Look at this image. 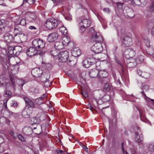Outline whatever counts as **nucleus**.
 Segmentation results:
<instances>
[{
	"instance_id": "obj_17",
	"label": "nucleus",
	"mask_w": 154,
	"mask_h": 154,
	"mask_svg": "<svg viewBox=\"0 0 154 154\" xmlns=\"http://www.w3.org/2000/svg\"><path fill=\"white\" fill-rule=\"evenodd\" d=\"M91 21L88 19L82 20L79 23V26H82L86 27L90 26L91 24Z\"/></svg>"
},
{
	"instance_id": "obj_61",
	"label": "nucleus",
	"mask_w": 154,
	"mask_h": 154,
	"mask_svg": "<svg viewBox=\"0 0 154 154\" xmlns=\"http://www.w3.org/2000/svg\"><path fill=\"white\" fill-rule=\"evenodd\" d=\"M4 151V149L2 146H0V153H2Z\"/></svg>"
},
{
	"instance_id": "obj_39",
	"label": "nucleus",
	"mask_w": 154,
	"mask_h": 154,
	"mask_svg": "<svg viewBox=\"0 0 154 154\" xmlns=\"http://www.w3.org/2000/svg\"><path fill=\"white\" fill-rule=\"evenodd\" d=\"M14 46L9 47L8 48V51L9 54H14Z\"/></svg>"
},
{
	"instance_id": "obj_29",
	"label": "nucleus",
	"mask_w": 154,
	"mask_h": 154,
	"mask_svg": "<svg viewBox=\"0 0 154 154\" xmlns=\"http://www.w3.org/2000/svg\"><path fill=\"white\" fill-rule=\"evenodd\" d=\"M42 66L47 70H50L52 68V65L50 63H45V62H42Z\"/></svg>"
},
{
	"instance_id": "obj_54",
	"label": "nucleus",
	"mask_w": 154,
	"mask_h": 154,
	"mask_svg": "<svg viewBox=\"0 0 154 154\" xmlns=\"http://www.w3.org/2000/svg\"><path fill=\"white\" fill-rule=\"evenodd\" d=\"M0 5L3 6H5L6 4L4 0H0Z\"/></svg>"
},
{
	"instance_id": "obj_30",
	"label": "nucleus",
	"mask_w": 154,
	"mask_h": 154,
	"mask_svg": "<svg viewBox=\"0 0 154 154\" xmlns=\"http://www.w3.org/2000/svg\"><path fill=\"white\" fill-rule=\"evenodd\" d=\"M144 59V56L142 55L138 56L135 59L137 64H139L143 62Z\"/></svg>"
},
{
	"instance_id": "obj_43",
	"label": "nucleus",
	"mask_w": 154,
	"mask_h": 154,
	"mask_svg": "<svg viewBox=\"0 0 154 154\" xmlns=\"http://www.w3.org/2000/svg\"><path fill=\"white\" fill-rule=\"evenodd\" d=\"M149 54L153 57H154V49L152 48H149V51H148Z\"/></svg>"
},
{
	"instance_id": "obj_32",
	"label": "nucleus",
	"mask_w": 154,
	"mask_h": 154,
	"mask_svg": "<svg viewBox=\"0 0 154 154\" xmlns=\"http://www.w3.org/2000/svg\"><path fill=\"white\" fill-rule=\"evenodd\" d=\"M22 50V48L20 46H18L15 47L14 50V54L17 55L19 54Z\"/></svg>"
},
{
	"instance_id": "obj_28",
	"label": "nucleus",
	"mask_w": 154,
	"mask_h": 154,
	"mask_svg": "<svg viewBox=\"0 0 154 154\" xmlns=\"http://www.w3.org/2000/svg\"><path fill=\"white\" fill-rule=\"evenodd\" d=\"M30 120V123L32 125L38 123L40 122V119L36 117L31 118Z\"/></svg>"
},
{
	"instance_id": "obj_46",
	"label": "nucleus",
	"mask_w": 154,
	"mask_h": 154,
	"mask_svg": "<svg viewBox=\"0 0 154 154\" xmlns=\"http://www.w3.org/2000/svg\"><path fill=\"white\" fill-rule=\"evenodd\" d=\"M9 132L10 134L14 138H16L17 137V136L14 134V131L13 130H9Z\"/></svg>"
},
{
	"instance_id": "obj_63",
	"label": "nucleus",
	"mask_w": 154,
	"mask_h": 154,
	"mask_svg": "<svg viewBox=\"0 0 154 154\" xmlns=\"http://www.w3.org/2000/svg\"><path fill=\"white\" fill-rule=\"evenodd\" d=\"M29 28L31 29H35L36 28L34 26H31L29 27Z\"/></svg>"
},
{
	"instance_id": "obj_60",
	"label": "nucleus",
	"mask_w": 154,
	"mask_h": 154,
	"mask_svg": "<svg viewBox=\"0 0 154 154\" xmlns=\"http://www.w3.org/2000/svg\"><path fill=\"white\" fill-rule=\"evenodd\" d=\"M143 95H144V96L145 97V98H146V99L148 101H152V100H151V99H150L148 97H146V95L144 93V94H143Z\"/></svg>"
},
{
	"instance_id": "obj_47",
	"label": "nucleus",
	"mask_w": 154,
	"mask_h": 154,
	"mask_svg": "<svg viewBox=\"0 0 154 154\" xmlns=\"http://www.w3.org/2000/svg\"><path fill=\"white\" fill-rule=\"evenodd\" d=\"M18 137L19 139L21 141H25L26 140V138L24 137L21 135L19 134L18 136Z\"/></svg>"
},
{
	"instance_id": "obj_27",
	"label": "nucleus",
	"mask_w": 154,
	"mask_h": 154,
	"mask_svg": "<svg viewBox=\"0 0 154 154\" xmlns=\"http://www.w3.org/2000/svg\"><path fill=\"white\" fill-rule=\"evenodd\" d=\"M14 29L16 35L17 34H21L23 33L22 29L18 25H16L15 26Z\"/></svg>"
},
{
	"instance_id": "obj_6",
	"label": "nucleus",
	"mask_w": 154,
	"mask_h": 154,
	"mask_svg": "<svg viewBox=\"0 0 154 154\" xmlns=\"http://www.w3.org/2000/svg\"><path fill=\"white\" fill-rule=\"evenodd\" d=\"M103 50L101 43L97 42L91 47V50L96 54L100 53Z\"/></svg>"
},
{
	"instance_id": "obj_2",
	"label": "nucleus",
	"mask_w": 154,
	"mask_h": 154,
	"mask_svg": "<svg viewBox=\"0 0 154 154\" xmlns=\"http://www.w3.org/2000/svg\"><path fill=\"white\" fill-rule=\"evenodd\" d=\"M61 23V21H60L56 19H50L46 20L45 24V26L46 28L51 29L56 28Z\"/></svg>"
},
{
	"instance_id": "obj_44",
	"label": "nucleus",
	"mask_w": 154,
	"mask_h": 154,
	"mask_svg": "<svg viewBox=\"0 0 154 154\" xmlns=\"http://www.w3.org/2000/svg\"><path fill=\"white\" fill-rule=\"evenodd\" d=\"M104 89L106 91H109L110 90V86L108 83H106L104 86Z\"/></svg>"
},
{
	"instance_id": "obj_58",
	"label": "nucleus",
	"mask_w": 154,
	"mask_h": 154,
	"mask_svg": "<svg viewBox=\"0 0 154 154\" xmlns=\"http://www.w3.org/2000/svg\"><path fill=\"white\" fill-rule=\"evenodd\" d=\"M103 11L105 12L109 13L110 12V10L108 8H105L103 9Z\"/></svg>"
},
{
	"instance_id": "obj_55",
	"label": "nucleus",
	"mask_w": 154,
	"mask_h": 154,
	"mask_svg": "<svg viewBox=\"0 0 154 154\" xmlns=\"http://www.w3.org/2000/svg\"><path fill=\"white\" fill-rule=\"evenodd\" d=\"M88 106H89V107H90V109L92 112L93 113H94L93 111L94 110V108L91 106V104L89 103L88 104Z\"/></svg>"
},
{
	"instance_id": "obj_19",
	"label": "nucleus",
	"mask_w": 154,
	"mask_h": 154,
	"mask_svg": "<svg viewBox=\"0 0 154 154\" xmlns=\"http://www.w3.org/2000/svg\"><path fill=\"white\" fill-rule=\"evenodd\" d=\"M5 41L8 42H10L13 40V37L11 34L8 33H5L3 36Z\"/></svg>"
},
{
	"instance_id": "obj_45",
	"label": "nucleus",
	"mask_w": 154,
	"mask_h": 154,
	"mask_svg": "<svg viewBox=\"0 0 154 154\" xmlns=\"http://www.w3.org/2000/svg\"><path fill=\"white\" fill-rule=\"evenodd\" d=\"M148 148L152 151H154V144H150L149 145Z\"/></svg>"
},
{
	"instance_id": "obj_1",
	"label": "nucleus",
	"mask_w": 154,
	"mask_h": 154,
	"mask_svg": "<svg viewBox=\"0 0 154 154\" xmlns=\"http://www.w3.org/2000/svg\"><path fill=\"white\" fill-rule=\"evenodd\" d=\"M120 37L122 39V45L124 47L129 46L132 44L131 38L128 36H124L125 35V30L124 29H122L121 31L118 30Z\"/></svg>"
},
{
	"instance_id": "obj_64",
	"label": "nucleus",
	"mask_w": 154,
	"mask_h": 154,
	"mask_svg": "<svg viewBox=\"0 0 154 154\" xmlns=\"http://www.w3.org/2000/svg\"><path fill=\"white\" fill-rule=\"evenodd\" d=\"M151 32L152 35L154 36V26L151 30Z\"/></svg>"
},
{
	"instance_id": "obj_15",
	"label": "nucleus",
	"mask_w": 154,
	"mask_h": 154,
	"mask_svg": "<svg viewBox=\"0 0 154 154\" xmlns=\"http://www.w3.org/2000/svg\"><path fill=\"white\" fill-rule=\"evenodd\" d=\"M72 55L75 57H78L81 54V51L80 49L78 47H75L73 49L72 51Z\"/></svg>"
},
{
	"instance_id": "obj_4",
	"label": "nucleus",
	"mask_w": 154,
	"mask_h": 154,
	"mask_svg": "<svg viewBox=\"0 0 154 154\" xmlns=\"http://www.w3.org/2000/svg\"><path fill=\"white\" fill-rule=\"evenodd\" d=\"M32 46L37 50L43 48L45 45V42L42 40L35 39L32 42Z\"/></svg>"
},
{
	"instance_id": "obj_13",
	"label": "nucleus",
	"mask_w": 154,
	"mask_h": 154,
	"mask_svg": "<svg viewBox=\"0 0 154 154\" xmlns=\"http://www.w3.org/2000/svg\"><path fill=\"white\" fill-rule=\"evenodd\" d=\"M18 70L15 68H14L12 70L11 72H9L10 77V80L13 84V85H14V80L15 79V78L16 76H15V74L17 73Z\"/></svg>"
},
{
	"instance_id": "obj_16",
	"label": "nucleus",
	"mask_w": 154,
	"mask_h": 154,
	"mask_svg": "<svg viewBox=\"0 0 154 154\" xmlns=\"http://www.w3.org/2000/svg\"><path fill=\"white\" fill-rule=\"evenodd\" d=\"M32 130L31 128L29 127L25 126L23 129V132L26 135H30L32 133Z\"/></svg>"
},
{
	"instance_id": "obj_22",
	"label": "nucleus",
	"mask_w": 154,
	"mask_h": 154,
	"mask_svg": "<svg viewBox=\"0 0 154 154\" xmlns=\"http://www.w3.org/2000/svg\"><path fill=\"white\" fill-rule=\"evenodd\" d=\"M89 74L91 78L98 77V71L95 69L91 70L89 72Z\"/></svg>"
},
{
	"instance_id": "obj_57",
	"label": "nucleus",
	"mask_w": 154,
	"mask_h": 154,
	"mask_svg": "<svg viewBox=\"0 0 154 154\" xmlns=\"http://www.w3.org/2000/svg\"><path fill=\"white\" fill-rule=\"evenodd\" d=\"M137 72L138 74L141 76H142V71L140 69H138L137 70Z\"/></svg>"
},
{
	"instance_id": "obj_36",
	"label": "nucleus",
	"mask_w": 154,
	"mask_h": 154,
	"mask_svg": "<svg viewBox=\"0 0 154 154\" xmlns=\"http://www.w3.org/2000/svg\"><path fill=\"white\" fill-rule=\"evenodd\" d=\"M110 99V96L108 95H105L102 98V100L104 103L109 101Z\"/></svg>"
},
{
	"instance_id": "obj_23",
	"label": "nucleus",
	"mask_w": 154,
	"mask_h": 154,
	"mask_svg": "<svg viewBox=\"0 0 154 154\" xmlns=\"http://www.w3.org/2000/svg\"><path fill=\"white\" fill-rule=\"evenodd\" d=\"M55 47L56 49L57 50H60L63 49L64 46L62 42H57L54 44Z\"/></svg>"
},
{
	"instance_id": "obj_7",
	"label": "nucleus",
	"mask_w": 154,
	"mask_h": 154,
	"mask_svg": "<svg viewBox=\"0 0 154 154\" xmlns=\"http://www.w3.org/2000/svg\"><path fill=\"white\" fill-rule=\"evenodd\" d=\"M126 62L127 67L129 68H134L137 64L135 59L132 58H128Z\"/></svg>"
},
{
	"instance_id": "obj_56",
	"label": "nucleus",
	"mask_w": 154,
	"mask_h": 154,
	"mask_svg": "<svg viewBox=\"0 0 154 154\" xmlns=\"http://www.w3.org/2000/svg\"><path fill=\"white\" fill-rule=\"evenodd\" d=\"M42 99L41 98V97H40V98H38L37 99L35 100V102L36 103L38 104H40L41 103H42V102H41L40 103H38V102L39 101H40L41 100H42Z\"/></svg>"
},
{
	"instance_id": "obj_59",
	"label": "nucleus",
	"mask_w": 154,
	"mask_h": 154,
	"mask_svg": "<svg viewBox=\"0 0 154 154\" xmlns=\"http://www.w3.org/2000/svg\"><path fill=\"white\" fill-rule=\"evenodd\" d=\"M82 148H83V149L85 150L86 151V152L88 151V149L87 147H86L85 146L83 145H82Z\"/></svg>"
},
{
	"instance_id": "obj_48",
	"label": "nucleus",
	"mask_w": 154,
	"mask_h": 154,
	"mask_svg": "<svg viewBox=\"0 0 154 154\" xmlns=\"http://www.w3.org/2000/svg\"><path fill=\"white\" fill-rule=\"evenodd\" d=\"M19 24H20L22 26H25L26 25V21L25 20V19H22L20 21Z\"/></svg>"
},
{
	"instance_id": "obj_10",
	"label": "nucleus",
	"mask_w": 154,
	"mask_h": 154,
	"mask_svg": "<svg viewBox=\"0 0 154 154\" xmlns=\"http://www.w3.org/2000/svg\"><path fill=\"white\" fill-rule=\"evenodd\" d=\"M42 73V70L39 68H35L33 69L31 71L32 75L37 78L40 77Z\"/></svg>"
},
{
	"instance_id": "obj_49",
	"label": "nucleus",
	"mask_w": 154,
	"mask_h": 154,
	"mask_svg": "<svg viewBox=\"0 0 154 154\" xmlns=\"http://www.w3.org/2000/svg\"><path fill=\"white\" fill-rule=\"evenodd\" d=\"M80 26V27L79 30V32L81 33L84 32L85 30V28L86 27L82 26Z\"/></svg>"
},
{
	"instance_id": "obj_26",
	"label": "nucleus",
	"mask_w": 154,
	"mask_h": 154,
	"mask_svg": "<svg viewBox=\"0 0 154 154\" xmlns=\"http://www.w3.org/2000/svg\"><path fill=\"white\" fill-rule=\"evenodd\" d=\"M143 136L142 134H140L138 135L137 133H135V135L134 138L135 141L138 142H140L143 140Z\"/></svg>"
},
{
	"instance_id": "obj_8",
	"label": "nucleus",
	"mask_w": 154,
	"mask_h": 154,
	"mask_svg": "<svg viewBox=\"0 0 154 154\" xmlns=\"http://www.w3.org/2000/svg\"><path fill=\"white\" fill-rule=\"evenodd\" d=\"M125 54L126 57H130L129 58H131L135 56L136 54V52L134 49L128 48L125 50Z\"/></svg>"
},
{
	"instance_id": "obj_5",
	"label": "nucleus",
	"mask_w": 154,
	"mask_h": 154,
	"mask_svg": "<svg viewBox=\"0 0 154 154\" xmlns=\"http://www.w3.org/2000/svg\"><path fill=\"white\" fill-rule=\"evenodd\" d=\"M68 57V53L67 51H63L59 53L58 57L60 62L64 63L67 61Z\"/></svg>"
},
{
	"instance_id": "obj_42",
	"label": "nucleus",
	"mask_w": 154,
	"mask_h": 154,
	"mask_svg": "<svg viewBox=\"0 0 154 154\" xmlns=\"http://www.w3.org/2000/svg\"><path fill=\"white\" fill-rule=\"evenodd\" d=\"M36 18V16L33 14H32L29 15L28 18V19L29 21H32Z\"/></svg>"
},
{
	"instance_id": "obj_38",
	"label": "nucleus",
	"mask_w": 154,
	"mask_h": 154,
	"mask_svg": "<svg viewBox=\"0 0 154 154\" xmlns=\"http://www.w3.org/2000/svg\"><path fill=\"white\" fill-rule=\"evenodd\" d=\"M57 49H54L50 52L51 54L54 57H57L59 54V52L57 50Z\"/></svg>"
},
{
	"instance_id": "obj_40",
	"label": "nucleus",
	"mask_w": 154,
	"mask_h": 154,
	"mask_svg": "<svg viewBox=\"0 0 154 154\" xmlns=\"http://www.w3.org/2000/svg\"><path fill=\"white\" fill-rule=\"evenodd\" d=\"M150 74L148 73L143 72L142 73V77L146 79H147L149 78Z\"/></svg>"
},
{
	"instance_id": "obj_33",
	"label": "nucleus",
	"mask_w": 154,
	"mask_h": 154,
	"mask_svg": "<svg viewBox=\"0 0 154 154\" xmlns=\"http://www.w3.org/2000/svg\"><path fill=\"white\" fill-rule=\"evenodd\" d=\"M30 91L33 94L35 95L39 93V89L37 87H31L30 89Z\"/></svg>"
},
{
	"instance_id": "obj_34",
	"label": "nucleus",
	"mask_w": 154,
	"mask_h": 154,
	"mask_svg": "<svg viewBox=\"0 0 154 154\" xmlns=\"http://www.w3.org/2000/svg\"><path fill=\"white\" fill-rule=\"evenodd\" d=\"M88 91L87 88L86 89H82V97L85 98H87L88 97Z\"/></svg>"
},
{
	"instance_id": "obj_51",
	"label": "nucleus",
	"mask_w": 154,
	"mask_h": 154,
	"mask_svg": "<svg viewBox=\"0 0 154 154\" xmlns=\"http://www.w3.org/2000/svg\"><path fill=\"white\" fill-rule=\"evenodd\" d=\"M116 4L118 7L119 8H121L124 5V3L119 2H117Z\"/></svg>"
},
{
	"instance_id": "obj_3",
	"label": "nucleus",
	"mask_w": 154,
	"mask_h": 154,
	"mask_svg": "<svg viewBox=\"0 0 154 154\" xmlns=\"http://www.w3.org/2000/svg\"><path fill=\"white\" fill-rule=\"evenodd\" d=\"M26 53L29 56H32L37 54L42 56L44 54V52L40 50L38 51L35 48L33 47L27 49L26 50Z\"/></svg>"
},
{
	"instance_id": "obj_35",
	"label": "nucleus",
	"mask_w": 154,
	"mask_h": 154,
	"mask_svg": "<svg viewBox=\"0 0 154 154\" xmlns=\"http://www.w3.org/2000/svg\"><path fill=\"white\" fill-rule=\"evenodd\" d=\"M148 11L149 12H154V1L151 4L148 8Z\"/></svg>"
},
{
	"instance_id": "obj_21",
	"label": "nucleus",
	"mask_w": 154,
	"mask_h": 154,
	"mask_svg": "<svg viewBox=\"0 0 154 154\" xmlns=\"http://www.w3.org/2000/svg\"><path fill=\"white\" fill-rule=\"evenodd\" d=\"M6 26V25L4 20H0V35L4 33Z\"/></svg>"
},
{
	"instance_id": "obj_50",
	"label": "nucleus",
	"mask_w": 154,
	"mask_h": 154,
	"mask_svg": "<svg viewBox=\"0 0 154 154\" xmlns=\"http://www.w3.org/2000/svg\"><path fill=\"white\" fill-rule=\"evenodd\" d=\"M122 145V151L123 152V154H128V152L124 149V143L123 142L121 144Z\"/></svg>"
},
{
	"instance_id": "obj_14",
	"label": "nucleus",
	"mask_w": 154,
	"mask_h": 154,
	"mask_svg": "<svg viewBox=\"0 0 154 154\" xmlns=\"http://www.w3.org/2000/svg\"><path fill=\"white\" fill-rule=\"evenodd\" d=\"M108 75V73L105 70H100L98 71V77L101 79L106 78Z\"/></svg>"
},
{
	"instance_id": "obj_62",
	"label": "nucleus",
	"mask_w": 154,
	"mask_h": 154,
	"mask_svg": "<svg viewBox=\"0 0 154 154\" xmlns=\"http://www.w3.org/2000/svg\"><path fill=\"white\" fill-rule=\"evenodd\" d=\"M57 153L58 154H62L63 151L62 150H57Z\"/></svg>"
},
{
	"instance_id": "obj_53",
	"label": "nucleus",
	"mask_w": 154,
	"mask_h": 154,
	"mask_svg": "<svg viewBox=\"0 0 154 154\" xmlns=\"http://www.w3.org/2000/svg\"><path fill=\"white\" fill-rule=\"evenodd\" d=\"M149 89V87L147 85H145L143 86L142 87V89L143 90L146 91Z\"/></svg>"
},
{
	"instance_id": "obj_12",
	"label": "nucleus",
	"mask_w": 154,
	"mask_h": 154,
	"mask_svg": "<svg viewBox=\"0 0 154 154\" xmlns=\"http://www.w3.org/2000/svg\"><path fill=\"white\" fill-rule=\"evenodd\" d=\"M47 37V41L51 42H54L56 40L58 37V35L57 33L54 32L49 35Z\"/></svg>"
},
{
	"instance_id": "obj_41",
	"label": "nucleus",
	"mask_w": 154,
	"mask_h": 154,
	"mask_svg": "<svg viewBox=\"0 0 154 154\" xmlns=\"http://www.w3.org/2000/svg\"><path fill=\"white\" fill-rule=\"evenodd\" d=\"M11 95V92L9 91H7L6 93L4 94V96L5 97H10Z\"/></svg>"
},
{
	"instance_id": "obj_9",
	"label": "nucleus",
	"mask_w": 154,
	"mask_h": 154,
	"mask_svg": "<svg viewBox=\"0 0 154 154\" xmlns=\"http://www.w3.org/2000/svg\"><path fill=\"white\" fill-rule=\"evenodd\" d=\"M93 59L87 58L84 60L83 62V65L85 68H88L92 65L94 64V62L93 61Z\"/></svg>"
},
{
	"instance_id": "obj_11",
	"label": "nucleus",
	"mask_w": 154,
	"mask_h": 154,
	"mask_svg": "<svg viewBox=\"0 0 154 154\" xmlns=\"http://www.w3.org/2000/svg\"><path fill=\"white\" fill-rule=\"evenodd\" d=\"M91 39L94 41L97 42L101 43L103 42V39L102 36L99 35H97L96 32L92 36Z\"/></svg>"
},
{
	"instance_id": "obj_24",
	"label": "nucleus",
	"mask_w": 154,
	"mask_h": 154,
	"mask_svg": "<svg viewBox=\"0 0 154 154\" xmlns=\"http://www.w3.org/2000/svg\"><path fill=\"white\" fill-rule=\"evenodd\" d=\"M22 116L25 118H27L29 117L30 114V110L29 109L23 110L22 112Z\"/></svg>"
},
{
	"instance_id": "obj_20",
	"label": "nucleus",
	"mask_w": 154,
	"mask_h": 154,
	"mask_svg": "<svg viewBox=\"0 0 154 154\" xmlns=\"http://www.w3.org/2000/svg\"><path fill=\"white\" fill-rule=\"evenodd\" d=\"M24 100L26 104V106H28L29 107H35V104L30 99L25 97L24 98Z\"/></svg>"
},
{
	"instance_id": "obj_52",
	"label": "nucleus",
	"mask_w": 154,
	"mask_h": 154,
	"mask_svg": "<svg viewBox=\"0 0 154 154\" xmlns=\"http://www.w3.org/2000/svg\"><path fill=\"white\" fill-rule=\"evenodd\" d=\"M28 2L29 4H33L34 3V0H32L31 1L29 0H23V3Z\"/></svg>"
},
{
	"instance_id": "obj_31",
	"label": "nucleus",
	"mask_w": 154,
	"mask_h": 154,
	"mask_svg": "<svg viewBox=\"0 0 154 154\" xmlns=\"http://www.w3.org/2000/svg\"><path fill=\"white\" fill-rule=\"evenodd\" d=\"M47 76H48V75L47 74H45L44 75L43 77V75H42L41 77V81L45 84V86L46 85L47 86L48 85H46V84L48 82L49 83V81H48V79L46 78Z\"/></svg>"
},
{
	"instance_id": "obj_25",
	"label": "nucleus",
	"mask_w": 154,
	"mask_h": 154,
	"mask_svg": "<svg viewBox=\"0 0 154 154\" xmlns=\"http://www.w3.org/2000/svg\"><path fill=\"white\" fill-rule=\"evenodd\" d=\"M62 43L63 45L64 46V45H68L70 42L69 37L68 36H65L63 37L62 38Z\"/></svg>"
},
{
	"instance_id": "obj_18",
	"label": "nucleus",
	"mask_w": 154,
	"mask_h": 154,
	"mask_svg": "<svg viewBox=\"0 0 154 154\" xmlns=\"http://www.w3.org/2000/svg\"><path fill=\"white\" fill-rule=\"evenodd\" d=\"M133 2L140 7L144 6L146 4V0H133L132 1Z\"/></svg>"
},
{
	"instance_id": "obj_37",
	"label": "nucleus",
	"mask_w": 154,
	"mask_h": 154,
	"mask_svg": "<svg viewBox=\"0 0 154 154\" xmlns=\"http://www.w3.org/2000/svg\"><path fill=\"white\" fill-rule=\"evenodd\" d=\"M59 29L60 31L63 34L66 35L67 33V30L66 29V28L63 26L60 27Z\"/></svg>"
}]
</instances>
